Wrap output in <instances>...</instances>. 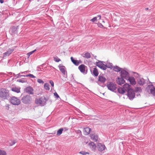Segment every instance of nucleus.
I'll return each instance as SVG.
<instances>
[{"label": "nucleus", "mask_w": 155, "mask_h": 155, "mask_svg": "<svg viewBox=\"0 0 155 155\" xmlns=\"http://www.w3.org/2000/svg\"><path fill=\"white\" fill-rule=\"evenodd\" d=\"M10 101L12 104L15 105H18L21 103L20 100L15 96L11 97Z\"/></svg>", "instance_id": "nucleus-1"}, {"label": "nucleus", "mask_w": 155, "mask_h": 155, "mask_svg": "<svg viewBox=\"0 0 155 155\" xmlns=\"http://www.w3.org/2000/svg\"><path fill=\"white\" fill-rule=\"evenodd\" d=\"M8 91L4 88H2L0 90V97L5 98L8 94Z\"/></svg>", "instance_id": "nucleus-2"}, {"label": "nucleus", "mask_w": 155, "mask_h": 155, "mask_svg": "<svg viewBox=\"0 0 155 155\" xmlns=\"http://www.w3.org/2000/svg\"><path fill=\"white\" fill-rule=\"evenodd\" d=\"M120 76L127 80L129 78V74L127 71L122 69L120 72Z\"/></svg>", "instance_id": "nucleus-3"}, {"label": "nucleus", "mask_w": 155, "mask_h": 155, "mask_svg": "<svg viewBox=\"0 0 155 155\" xmlns=\"http://www.w3.org/2000/svg\"><path fill=\"white\" fill-rule=\"evenodd\" d=\"M32 100L31 97L29 95L23 97L21 100L22 102L25 104L29 103Z\"/></svg>", "instance_id": "nucleus-4"}, {"label": "nucleus", "mask_w": 155, "mask_h": 155, "mask_svg": "<svg viewBox=\"0 0 155 155\" xmlns=\"http://www.w3.org/2000/svg\"><path fill=\"white\" fill-rule=\"evenodd\" d=\"M116 84L111 82H109L107 85V87L108 89L112 91H114L116 90Z\"/></svg>", "instance_id": "nucleus-5"}, {"label": "nucleus", "mask_w": 155, "mask_h": 155, "mask_svg": "<svg viewBox=\"0 0 155 155\" xmlns=\"http://www.w3.org/2000/svg\"><path fill=\"white\" fill-rule=\"evenodd\" d=\"M46 99L45 97H41L39 99L35 100V103L37 104H41L46 102Z\"/></svg>", "instance_id": "nucleus-6"}, {"label": "nucleus", "mask_w": 155, "mask_h": 155, "mask_svg": "<svg viewBox=\"0 0 155 155\" xmlns=\"http://www.w3.org/2000/svg\"><path fill=\"white\" fill-rule=\"evenodd\" d=\"M127 96L130 100L133 99L135 96L134 91L132 89L127 92Z\"/></svg>", "instance_id": "nucleus-7"}, {"label": "nucleus", "mask_w": 155, "mask_h": 155, "mask_svg": "<svg viewBox=\"0 0 155 155\" xmlns=\"http://www.w3.org/2000/svg\"><path fill=\"white\" fill-rule=\"evenodd\" d=\"M96 64L97 66L103 70H105L106 69L105 65L101 61H99L98 62H96Z\"/></svg>", "instance_id": "nucleus-8"}, {"label": "nucleus", "mask_w": 155, "mask_h": 155, "mask_svg": "<svg viewBox=\"0 0 155 155\" xmlns=\"http://www.w3.org/2000/svg\"><path fill=\"white\" fill-rule=\"evenodd\" d=\"M127 80L130 82V84L132 85H134L136 84L135 79L134 77L129 76Z\"/></svg>", "instance_id": "nucleus-9"}, {"label": "nucleus", "mask_w": 155, "mask_h": 155, "mask_svg": "<svg viewBox=\"0 0 155 155\" xmlns=\"http://www.w3.org/2000/svg\"><path fill=\"white\" fill-rule=\"evenodd\" d=\"M117 83L120 85H121L124 84L125 82V81L122 77H118L116 80Z\"/></svg>", "instance_id": "nucleus-10"}, {"label": "nucleus", "mask_w": 155, "mask_h": 155, "mask_svg": "<svg viewBox=\"0 0 155 155\" xmlns=\"http://www.w3.org/2000/svg\"><path fill=\"white\" fill-rule=\"evenodd\" d=\"M106 148L105 145L101 143H98L97 145V148L100 151H102L105 150Z\"/></svg>", "instance_id": "nucleus-11"}, {"label": "nucleus", "mask_w": 155, "mask_h": 155, "mask_svg": "<svg viewBox=\"0 0 155 155\" xmlns=\"http://www.w3.org/2000/svg\"><path fill=\"white\" fill-rule=\"evenodd\" d=\"M25 91L29 94H33L34 90L31 87H27L25 89Z\"/></svg>", "instance_id": "nucleus-12"}, {"label": "nucleus", "mask_w": 155, "mask_h": 155, "mask_svg": "<svg viewBox=\"0 0 155 155\" xmlns=\"http://www.w3.org/2000/svg\"><path fill=\"white\" fill-rule=\"evenodd\" d=\"M137 81L138 84L140 85H143L145 83V80L142 78L139 77L137 79Z\"/></svg>", "instance_id": "nucleus-13"}, {"label": "nucleus", "mask_w": 155, "mask_h": 155, "mask_svg": "<svg viewBox=\"0 0 155 155\" xmlns=\"http://www.w3.org/2000/svg\"><path fill=\"white\" fill-rule=\"evenodd\" d=\"M124 90L126 92V91H129L131 89L130 87V85L127 84H125L123 86V87Z\"/></svg>", "instance_id": "nucleus-14"}, {"label": "nucleus", "mask_w": 155, "mask_h": 155, "mask_svg": "<svg viewBox=\"0 0 155 155\" xmlns=\"http://www.w3.org/2000/svg\"><path fill=\"white\" fill-rule=\"evenodd\" d=\"M86 68V66L83 64H82L78 67V69L81 72L84 73L85 71Z\"/></svg>", "instance_id": "nucleus-15"}, {"label": "nucleus", "mask_w": 155, "mask_h": 155, "mask_svg": "<svg viewBox=\"0 0 155 155\" xmlns=\"http://www.w3.org/2000/svg\"><path fill=\"white\" fill-rule=\"evenodd\" d=\"M151 93L153 96H155V87L152 85L149 86Z\"/></svg>", "instance_id": "nucleus-16"}, {"label": "nucleus", "mask_w": 155, "mask_h": 155, "mask_svg": "<svg viewBox=\"0 0 155 155\" xmlns=\"http://www.w3.org/2000/svg\"><path fill=\"white\" fill-rule=\"evenodd\" d=\"M71 59L73 63L76 66H78L80 63H81L82 62L81 61H78L76 60H74L73 57H71Z\"/></svg>", "instance_id": "nucleus-17"}, {"label": "nucleus", "mask_w": 155, "mask_h": 155, "mask_svg": "<svg viewBox=\"0 0 155 155\" xmlns=\"http://www.w3.org/2000/svg\"><path fill=\"white\" fill-rule=\"evenodd\" d=\"M14 49L12 48H9L8 49V51L3 54V56L4 57H6L7 56H8L13 51Z\"/></svg>", "instance_id": "nucleus-18"}, {"label": "nucleus", "mask_w": 155, "mask_h": 155, "mask_svg": "<svg viewBox=\"0 0 155 155\" xmlns=\"http://www.w3.org/2000/svg\"><path fill=\"white\" fill-rule=\"evenodd\" d=\"M91 130V129L88 127L85 128L83 130L84 134L85 135H88L90 134Z\"/></svg>", "instance_id": "nucleus-19"}, {"label": "nucleus", "mask_w": 155, "mask_h": 155, "mask_svg": "<svg viewBox=\"0 0 155 155\" xmlns=\"http://www.w3.org/2000/svg\"><path fill=\"white\" fill-rule=\"evenodd\" d=\"M89 147L93 150H95L96 147V144L92 142H91L88 144Z\"/></svg>", "instance_id": "nucleus-20"}, {"label": "nucleus", "mask_w": 155, "mask_h": 155, "mask_svg": "<svg viewBox=\"0 0 155 155\" xmlns=\"http://www.w3.org/2000/svg\"><path fill=\"white\" fill-rule=\"evenodd\" d=\"M91 138L94 141H97L98 139V137L97 135L94 134H91L90 135Z\"/></svg>", "instance_id": "nucleus-21"}, {"label": "nucleus", "mask_w": 155, "mask_h": 155, "mask_svg": "<svg viewBox=\"0 0 155 155\" xmlns=\"http://www.w3.org/2000/svg\"><path fill=\"white\" fill-rule=\"evenodd\" d=\"M59 69L62 73L63 74L65 75L66 72L65 66H61V65H59Z\"/></svg>", "instance_id": "nucleus-22"}, {"label": "nucleus", "mask_w": 155, "mask_h": 155, "mask_svg": "<svg viewBox=\"0 0 155 155\" xmlns=\"http://www.w3.org/2000/svg\"><path fill=\"white\" fill-rule=\"evenodd\" d=\"M106 80L105 78L103 75H100L98 77L99 81L102 82L104 83Z\"/></svg>", "instance_id": "nucleus-23"}, {"label": "nucleus", "mask_w": 155, "mask_h": 155, "mask_svg": "<svg viewBox=\"0 0 155 155\" xmlns=\"http://www.w3.org/2000/svg\"><path fill=\"white\" fill-rule=\"evenodd\" d=\"M101 18V15H98L97 17L93 18L91 19L90 21L93 22L96 21L98 20H100Z\"/></svg>", "instance_id": "nucleus-24"}, {"label": "nucleus", "mask_w": 155, "mask_h": 155, "mask_svg": "<svg viewBox=\"0 0 155 155\" xmlns=\"http://www.w3.org/2000/svg\"><path fill=\"white\" fill-rule=\"evenodd\" d=\"M20 89L21 88L20 87H14L12 88V90L13 91L18 93L20 92Z\"/></svg>", "instance_id": "nucleus-25"}, {"label": "nucleus", "mask_w": 155, "mask_h": 155, "mask_svg": "<svg viewBox=\"0 0 155 155\" xmlns=\"http://www.w3.org/2000/svg\"><path fill=\"white\" fill-rule=\"evenodd\" d=\"M113 70L115 71L118 72L121 71L122 69L120 68L118 66H115L113 67Z\"/></svg>", "instance_id": "nucleus-26"}, {"label": "nucleus", "mask_w": 155, "mask_h": 155, "mask_svg": "<svg viewBox=\"0 0 155 155\" xmlns=\"http://www.w3.org/2000/svg\"><path fill=\"white\" fill-rule=\"evenodd\" d=\"M93 74L95 76H97L98 74V72L97 69L96 68H93Z\"/></svg>", "instance_id": "nucleus-27"}, {"label": "nucleus", "mask_w": 155, "mask_h": 155, "mask_svg": "<svg viewBox=\"0 0 155 155\" xmlns=\"http://www.w3.org/2000/svg\"><path fill=\"white\" fill-rule=\"evenodd\" d=\"M118 91L119 93L122 94H123L125 93L123 87H120L118 88Z\"/></svg>", "instance_id": "nucleus-28"}, {"label": "nucleus", "mask_w": 155, "mask_h": 155, "mask_svg": "<svg viewBox=\"0 0 155 155\" xmlns=\"http://www.w3.org/2000/svg\"><path fill=\"white\" fill-rule=\"evenodd\" d=\"M44 88L46 90H50V86L48 83H45L44 85Z\"/></svg>", "instance_id": "nucleus-29"}, {"label": "nucleus", "mask_w": 155, "mask_h": 155, "mask_svg": "<svg viewBox=\"0 0 155 155\" xmlns=\"http://www.w3.org/2000/svg\"><path fill=\"white\" fill-rule=\"evenodd\" d=\"M106 68H108L110 69H112L113 68V64L111 63H108L105 65Z\"/></svg>", "instance_id": "nucleus-30"}, {"label": "nucleus", "mask_w": 155, "mask_h": 155, "mask_svg": "<svg viewBox=\"0 0 155 155\" xmlns=\"http://www.w3.org/2000/svg\"><path fill=\"white\" fill-rule=\"evenodd\" d=\"M84 57L86 58H89L91 57L90 54L88 52H87L84 54Z\"/></svg>", "instance_id": "nucleus-31"}, {"label": "nucleus", "mask_w": 155, "mask_h": 155, "mask_svg": "<svg viewBox=\"0 0 155 155\" xmlns=\"http://www.w3.org/2000/svg\"><path fill=\"white\" fill-rule=\"evenodd\" d=\"M63 129V128H61L58 130L57 133V135L58 136L60 135L62 133Z\"/></svg>", "instance_id": "nucleus-32"}, {"label": "nucleus", "mask_w": 155, "mask_h": 155, "mask_svg": "<svg viewBox=\"0 0 155 155\" xmlns=\"http://www.w3.org/2000/svg\"><path fill=\"white\" fill-rule=\"evenodd\" d=\"M133 73L134 74V76L136 78H139V77H140V75L139 74L135 72H133Z\"/></svg>", "instance_id": "nucleus-33"}, {"label": "nucleus", "mask_w": 155, "mask_h": 155, "mask_svg": "<svg viewBox=\"0 0 155 155\" xmlns=\"http://www.w3.org/2000/svg\"><path fill=\"white\" fill-rule=\"evenodd\" d=\"M0 155H7V153L5 151L0 150Z\"/></svg>", "instance_id": "nucleus-34"}, {"label": "nucleus", "mask_w": 155, "mask_h": 155, "mask_svg": "<svg viewBox=\"0 0 155 155\" xmlns=\"http://www.w3.org/2000/svg\"><path fill=\"white\" fill-rule=\"evenodd\" d=\"M79 153L83 155H86L87 154H89V153L88 152H86L84 151H81L79 152Z\"/></svg>", "instance_id": "nucleus-35"}, {"label": "nucleus", "mask_w": 155, "mask_h": 155, "mask_svg": "<svg viewBox=\"0 0 155 155\" xmlns=\"http://www.w3.org/2000/svg\"><path fill=\"white\" fill-rule=\"evenodd\" d=\"M36 51V50L35 49L34 51H31L30 52L28 53H27V55L28 56V57H29V56L31 55L34 52H35Z\"/></svg>", "instance_id": "nucleus-36"}, {"label": "nucleus", "mask_w": 155, "mask_h": 155, "mask_svg": "<svg viewBox=\"0 0 155 155\" xmlns=\"http://www.w3.org/2000/svg\"><path fill=\"white\" fill-rule=\"evenodd\" d=\"M54 61L57 62H58L61 61V60L58 57H54Z\"/></svg>", "instance_id": "nucleus-37"}, {"label": "nucleus", "mask_w": 155, "mask_h": 155, "mask_svg": "<svg viewBox=\"0 0 155 155\" xmlns=\"http://www.w3.org/2000/svg\"><path fill=\"white\" fill-rule=\"evenodd\" d=\"M15 143V140H11L9 143L10 145L12 146V145L14 144Z\"/></svg>", "instance_id": "nucleus-38"}, {"label": "nucleus", "mask_w": 155, "mask_h": 155, "mask_svg": "<svg viewBox=\"0 0 155 155\" xmlns=\"http://www.w3.org/2000/svg\"><path fill=\"white\" fill-rule=\"evenodd\" d=\"M37 82L40 84H43L44 83V82L41 79H38L37 80Z\"/></svg>", "instance_id": "nucleus-39"}, {"label": "nucleus", "mask_w": 155, "mask_h": 155, "mask_svg": "<svg viewBox=\"0 0 155 155\" xmlns=\"http://www.w3.org/2000/svg\"><path fill=\"white\" fill-rule=\"evenodd\" d=\"M26 77H30L31 78H35V77L33 75L31 74L27 75Z\"/></svg>", "instance_id": "nucleus-40"}, {"label": "nucleus", "mask_w": 155, "mask_h": 155, "mask_svg": "<svg viewBox=\"0 0 155 155\" xmlns=\"http://www.w3.org/2000/svg\"><path fill=\"white\" fill-rule=\"evenodd\" d=\"M135 90L136 91L140 92L141 91V90L140 87H136L135 88Z\"/></svg>", "instance_id": "nucleus-41"}, {"label": "nucleus", "mask_w": 155, "mask_h": 155, "mask_svg": "<svg viewBox=\"0 0 155 155\" xmlns=\"http://www.w3.org/2000/svg\"><path fill=\"white\" fill-rule=\"evenodd\" d=\"M98 26L101 28H102L104 27V26L101 23H98L97 24Z\"/></svg>", "instance_id": "nucleus-42"}, {"label": "nucleus", "mask_w": 155, "mask_h": 155, "mask_svg": "<svg viewBox=\"0 0 155 155\" xmlns=\"http://www.w3.org/2000/svg\"><path fill=\"white\" fill-rule=\"evenodd\" d=\"M54 95L57 98L59 97V96L56 92H55L54 93Z\"/></svg>", "instance_id": "nucleus-43"}, {"label": "nucleus", "mask_w": 155, "mask_h": 155, "mask_svg": "<svg viewBox=\"0 0 155 155\" xmlns=\"http://www.w3.org/2000/svg\"><path fill=\"white\" fill-rule=\"evenodd\" d=\"M49 82L51 86L52 87H54V84L53 82L51 80H50L49 81Z\"/></svg>", "instance_id": "nucleus-44"}, {"label": "nucleus", "mask_w": 155, "mask_h": 155, "mask_svg": "<svg viewBox=\"0 0 155 155\" xmlns=\"http://www.w3.org/2000/svg\"><path fill=\"white\" fill-rule=\"evenodd\" d=\"M0 2L1 3H2L4 2V0H0Z\"/></svg>", "instance_id": "nucleus-45"}]
</instances>
